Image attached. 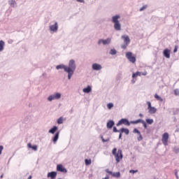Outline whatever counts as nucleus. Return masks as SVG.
Listing matches in <instances>:
<instances>
[{"label":"nucleus","mask_w":179,"mask_h":179,"mask_svg":"<svg viewBox=\"0 0 179 179\" xmlns=\"http://www.w3.org/2000/svg\"><path fill=\"white\" fill-rule=\"evenodd\" d=\"M129 173L135 174V173H138V170H130V171H129Z\"/></svg>","instance_id":"obj_36"},{"label":"nucleus","mask_w":179,"mask_h":179,"mask_svg":"<svg viewBox=\"0 0 179 179\" xmlns=\"http://www.w3.org/2000/svg\"><path fill=\"white\" fill-rule=\"evenodd\" d=\"M32 178V176H29L28 177V178L27 179H31Z\"/></svg>","instance_id":"obj_50"},{"label":"nucleus","mask_w":179,"mask_h":179,"mask_svg":"<svg viewBox=\"0 0 179 179\" xmlns=\"http://www.w3.org/2000/svg\"><path fill=\"white\" fill-rule=\"evenodd\" d=\"M148 109H149V113L152 115L157 113V108L155 107L151 106V103L148 102Z\"/></svg>","instance_id":"obj_11"},{"label":"nucleus","mask_w":179,"mask_h":179,"mask_svg":"<svg viewBox=\"0 0 179 179\" xmlns=\"http://www.w3.org/2000/svg\"><path fill=\"white\" fill-rule=\"evenodd\" d=\"M113 177L119 178L120 177V172H113V173L110 174Z\"/></svg>","instance_id":"obj_27"},{"label":"nucleus","mask_w":179,"mask_h":179,"mask_svg":"<svg viewBox=\"0 0 179 179\" xmlns=\"http://www.w3.org/2000/svg\"><path fill=\"white\" fill-rule=\"evenodd\" d=\"M91 164H92L91 159H85V165L86 166H90V165H91Z\"/></svg>","instance_id":"obj_32"},{"label":"nucleus","mask_w":179,"mask_h":179,"mask_svg":"<svg viewBox=\"0 0 179 179\" xmlns=\"http://www.w3.org/2000/svg\"><path fill=\"white\" fill-rule=\"evenodd\" d=\"M3 150V145H0V155H1V152Z\"/></svg>","instance_id":"obj_43"},{"label":"nucleus","mask_w":179,"mask_h":179,"mask_svg":"<svg viewBox=\"0 0 179 179\" xmlns=\"http://www.w3.org/2000/svg\"><path fill=\"white\" fill-rule=\"evenodd\" d=\"M117 148H115L113 150V155L115 156V158L116 159L117 164L120 163V160L122 159V150H118L117 152Z\"/></svg>","instance_id":"obj_3"},{"label":"nucleus","mask_w":179,"mask_h":179,"mask_svg":"<svg viewBox=\"0 0 179 179\" xmlns=\"http://www.w3.org/2000/svg\"><path fill=\"white\" fill-rule=\"evenodd\" d=\"M114 125H115V122L114 121L109 120V121L107 122L106 127H107L108 129H111L113 128V127H114Z\"/></svg>","instance_id":"obj_16"},{"label":"nucleus","mask_w":179,"mask_h":179,"mask_svg":"<svg viewBox=\"0 0 179 179\" xmlns=\"http://www.w3.org/2000/svg\"><path fill=\"white\" fill-rule=\"evenodd\" d=\"M142 76L141 72L138 71L132 74V78H136L137 76Z\"/></svg>","instance_id":"obj_28"},{"label":"nucleus","mask_w":179,"mask_h":179,"mask_svg":"<svg viewBox=\"0 0 179 179\" xmlns=\"http://www.w3.org/2000/svg\"><path fill=\"white\" fill-rule=\"evenodd\" d=\"M103 179H109L108 176L107 177H105V178H103Z\"/></svg>","instance_id":"obj_51"},{"label":"nucleus","mask_w":179,"mask_h":179,"mask_svg":"<svg viewBox=\"0 0 179 179\" xmlns=\"http://www.w3.org/2000/svg\"><path fill=\"white\" fill-rule=\"evenodd\" d=\"M121 38L123 39V42L124 43V44H126V45H129L130 43L129 36H128L127 35H124L121 36Z\"/></svg>","instance_id":"obj_14"},{"label":"nucleus","mask_w":179,"mask_h":179,"mask_svg":"<svg viewBox=\"0 0 179 179\" xmlns=\"http://www.w3.org/2000/svg\"><path fill=\"white\" fill-rule=\"evenodd\" d=\"M28 148H31L32 150H35V151H37V149H38V146L37 145L32 146L31 143H28Z\"/></svg>","instance_id":"obj_26"},{"label":"nucleus","mask_w":179,"mask_h":179,"mask_svg":"<svg viewBox=\"0 0 179 179\" xmlns=\"http://www.w3.org/2000/svg\"><path fill=\"white\" fill-rule=\"evenodd\" d=\"M60 134V132L57 131L56 134H55V137H53L52 138V141L53 143H56L57 141V139H59V136Z\"/></svg>","instance_id":"obj_24"},{"label":"nucleus","mask_w":179,"mask_h":179,"mask_svg":"<svg viewBox=\"0 0 179 179\" xmlns=\"http://www.w3.org/2000/svg\"><path fill=\"white\" fill-rule=\"evenodd\" d=\"M163 55H164L165 58H170V50L169 49H165L164 51H163Z\"/></svg>","instance_id":"obj_17"},{"label":"nucleus","mask_w":179,"mask_h":179,"mask_svg":"<svg viewBox=\"0 0 179 179\" xmlns=\"http://www.w3.org/2000/svg\"><path fill=\"white\" fill-rule=\"evenodd\" d=\"M92 92V88L90 86H87V87L83 89V92L88 94Z\"/></svg>","instance_id":"obj_22"},{"label":"nucleus","mask_w":179,"mask_h":179,"mask_svg":"<svg viewBox=\"0 0 179 179\" xmlns=\"http://www.w3.org/2000/svg\"><path fill=\"white\" fill-rule=\"evenodd\" d=\"M174 152L175 153H178L179 152V149H178V148H174Z\"/></svg>","instance_id":"obj_41"},{"label":"nucleus","mask_w":179,"mask_h":179,"mask_svg":"<svg viewBox=\"0 0 179 179\" xmlns=\"http://www.w3.org/2000/svg\"><path fill=\"white\" fill-rule=\"evenodd\" d=\"M109 54L110 55H116L117 51L115 49H111L110 51L109 52Z\"/></svg>","instance_id":"obj_30"},{"label":"nucleus","mask_w":179,"mask_h":179,"mask_svg":"<svg viewBox=\"0 0 179 179\" xmlns=\"http://www.w3.org/2000/svg\"><path fill=\"white\" fill-rule=\"evenodd\" d=\"M154 98L157 99V100L159 101H161V102L163 101V99L159 95H157V94H155V95H154Z\"/></svg>","instance_id":"obj_29"},{"label":"nucleus","mask_w":179,"mask_h":179,"mask_svg":"<svg viewBox=\"0 0 179 179\" xmlns=\"http://www.w3.org/2000/svg\"><path fill=\"white\" fill-rule=\"evenodd\" d=\"M148 6H143L141 7V8H140V11H143V10H145L146 8H147Z\"/></svg>","instance_id":"obj_37"},{"label":"nucleus","mask_w":179,"mask_h":179,"mask_svg":"<svg viewBox=\"0 0 179 179\" xmlns=\"http://www.w3.org/2000/svg\"><path fill=\"white\" fill-rule=\"evenodd\" d=\"M75 1H76L77 2H79L80 3H85V1H84V0H75Z\"/></svg>","instance_id":"obj_40"},{"label":"nucleus","mask_w":179,"mask_h":179,"mask_svg":"<svg viewBox=\"0 0 179 179\" xmlns=\"http://www.w3.org/2000/svg\"><path fill=\"white\" fill-rule=\"evenodd\" d=\"M101 141H103V143H106L109 141V139H104V138H103V136H101Z\"/></svg>","instance_id":"obj_38"},{"label":"nucleus","mask_w":179,"mask_h":179,"mask_svg":"<svg viewBox=\"0 0 179 179\" xmlns=\"http://www.w3.org/2000/svg\"><path fill=\"white\" fill-rule=\"evenodd\" d=\"M175 176L178 179V171H175Z\"/></svg>","instance_id":"obj_46"},{"label":"nucleus","mask_w":179,"mask_h":179,"mask_svg":"<svg viewBox=\"0 0 179 179\" xmlns=\"http://www.w3.org/2000/svg\"><path fill=\"white\" fill-rule=\"evenodd\" d=\"M119 132H120V134H119V139H122V133H124L126 134V135H128L129 134V129L126 128H121Z\"/></svg>","instance_id":"obj_12"},{"label":"nucleus","mask_w":179,"mask_h":179,"mask_svg":"<svg viewBox=\"0 0 179 179\" xmlns=\"http://www.w3.org/2000/svg\"><path fill=\"white\" fill-rule=\"evenodd\" d=\"M127 45H122V46H121V48H123V49H126V48H127Z\"/></svg>","instance_id":"obj_47"},{"label":"nucleus","mask_w":179,"mask_h":179,"mask_svg":"<svg viewBox=\"0 0 179 179\" xmlns=\"http://www.w3.org/2000/svg\"><path fill=\"white\" fill-rule=\"evenodd\" d=\"M134 134H138V141L140 142L142 141V139H143V138L142 137L141 133H140L139 130H138L137 129H134Z\"/></svg>","instance_id":"obj_15"},{"label":"nucleus","mask_w":179,"mask_h":179,"mask_svg":"<svg viewBox=\"0 0 179 179\" xmlns=\"http://www.w3.org/2000/svg\"><path fill=\"white\" fill-rule=\"evenodd\" d=\"M62 94L60 92H55L54 94H52L49 96H48V101H52L54 100H59L61 99V96Z\"/></svg>","instance_id":"obj_4"},{"label":"nucleus","mask_w":179,"mask_h":179,"mask_svg":"<svg viewBox=\"0 0 179 179\" xmlns=\"http://www.w3.org/2000/svg\"><path fill=\"white\" fill-rule=\"evenodd\" d=\"M126 57H127V59H128L129 62H131L132 64H135L136 57L132 56V52H127Z\"/></svg>","instance_id":"obj_9"},{"label":"nucleus","mask_w":179,"mask_h":179,"mask_svg":"<svg viewBox=\"0 0 179 179\" xmlns=\"http://www.w3.org/2000/svg\"><path fill=\"white\" fill-rule=\"evenodd\" d=\"M146 124H153V120L152 119H147L145 120Z\"/></svg>","instance_id":"obj_31"},{"label":"nucleus","mask_w":179,"mask_h":179,"mask_svg":"<svg viewBox=\"0 0 179 179\" xmlns=\"http://www.w3.org/2000/svg\"><path fill=\"white\" fill-rule=\"evenodd\" d=\"M59 179H61V178H59Z\"/></svg>","instance_id":"obj_55"},{"label":"nucleus","mask_w":179,"mask_h":179,"mask_svg":"<svg viewBox=\"0 0 179 179\" xmlns=\"http://www.w3.org/2000/svg\"><path fill=\"white\" fill-rule=\"evenodd\" d=\"M145 122L143 120L139 119V120H136V121H131V124H137L138 123H145Z\"/></svg>","instance_id":"obj_20"},{"label":"nucleus","mask_w":179,"mask_h":179,"mask_svg":"<svg viewBox=\"0 0 179 179\" xmlns=\"http://www.w3.org/2000/svg\"><path fill=\"white\" fill-rule=\"evenodd\" d=\"M113 131L115 132V133H119L120 130L117 129L116 127H113Z\"/></svg>","instance_id":"obj_39"},{"label":"nucleus","mask_w":179,"mask_h":179,"mask_svg":"<svg viewBox=\"0 0 179 179\" xmlns=\"http://www.w3.org/2000/svg\"><path fill=\"white\" fill-rule=\"evenodd\" d=\"M131 122L128 121L126 118H122L119 120L118 123H117L116 126L120 127V125L124 124L126 126H130Z\"/></svg>","instance_id":"obj_8"},{"label":"nucleus","mask_w":179,"mask_h":179,"mask_svg":"<svg viewBox=\"0 0 179 179\" xmlns=\"http://www.w3.org/2000/svg\"><path fill=\"white\" fill-rule=\"evenodd\" d=\"M59 29V24L57 22H53L49 25V31L51 33H57Z\"/></svg>","instance_id":"obj_5"},{"label":"nucleus","mask_w":179,"mask_h":179,"mask_svg":"<svg viewBox=\"0 0 179 179\" xmlns=\"http://www.w3.org/2000/svg\"><path fill=\"white\" fill-rule=\"evenodd\" d=\"M176 52H178V46H175L174 50L173 51V52L176 53Z\"/></svg>","instance_id":"obj_45"},{"label":"nucleus","mask_w":179,"mask_h":179,"mask_svg":"<svg viewBox=\"0 0 179 179\" xmlns=\"http://www.w3.org/2000/svg\"><path fill=\"white\" fill-rule=\"evenodd\" d=\"M9 6H10L13 8H16L17 7V3L14 0H10L8 1Z\"/></svg>","instance_id":"obj_21"},{"label":"nucleus","mask_w":179,"mask_h":179,"mask_svg":"<svg viewBox=\"0 0 179 179\" xmlns=\"http://www.w3.org/2000/svg\"><path fill=\"white\" fill-rule=\"evenodd\" d=\"M106 172H107V173L109 175H112L114 173L113 172H111L110 171H108V170H106Z\"/></svg>","instance_id":"obj_44"},{"label":"nucleus","mask_w":179,"mask_h":179,"mask_svg":"<svg viewBox=\"0 0 179 179\" xmlns=\"http://www.w3.org/2000/svg\"><path fill=\"white\" fill-rule=\"evenodd\" d=\"M0 178H3V175H1V176H0Z\"/></svg>","instance_id":"obj_53"},{"label":"nucleus","mask_w":179,"mask_h":179,"mask_svg":"<svg viewBox=\"0 0 179 179\" xmlns=\"http://www.w3.org/2000/svg\"><path fill=\"white\" fill-rule=\"evenodd\" d=\"M120 15H113L112 17V22L113 23V28L116 31H120L122 30V25L120 22Z\"/></svg>","instance_id":"obj_1"},{"label":"nucleus","mask_w":179,"mask_h":179,"mask_svg":"<svg viewBox=\"0 0 179 179\" xmlns=\"http://www.w3.org/2000/svg\"><path fill=\"white\" fill-rule=\"evenodd\" d=\"M111 43V38H107V39H99L98 40L97 44L98 45H101L103 44V45H108Z\"/></svg>","instance_id":"obj_7"},{"label":"nucleus","mask_w":179,"mask_h":179,"mask_svg":"<svg viewBox=\"0 0 179 179\" xmlns=\"http://www.w3.org/2000/svg\"><path fill=\"white\" fill-rule=\"evenodd\" d=\"M174 94H175V96H179V90L178 89H175L174 90Z\"/></svg>","instance_id":"obj_35"},{"label":"nucleus","mask_w":179,"mask_h":179,"mask_svg":"<svg viewBox=\"0 0 179 179\" xmlns=\"http://www.w3.org/2000/svg\"><path fill=\"white\" fill-rule=\"evenodd\" d=\"M141 76H147V72L141 73Z\"/></svg>","instance_id":"obj_48"},{"label":"nucleus","mask_w":179,"mask_h":179,"mask_svg":"<svg viewBox=\"0 0 179 179\" xmlns=\"http://www.w3.org/2000/svg\"><path fill=\"white\" fill-rule=\"evenodd\" d=\"M142 124H143L144 129H147V128H148L147 123L144 122V123H142Z\"/></svg>","instance_id":"obj_42"},{"label":"nucleus","mask_w":179,"mask_h":179,"mask_svg":"<svg viewBox=\"0 0 179 179\" xmlns=\"http://www.w3.org/2000/svg\"><path fill=\"white\" fill-rule=\"evenodd\" d=\"M5 47V42L3 40H0V52H3Z\"/></svg>","instance_id":"obj_23"},{"label":"nucleus","mask_w":179,"mask_h":179,"mask_svg":"<svg viewBox=\"0 0 179 179\" xmlns=\"http://www.w3.org/2000/svg\"><path fill=\"white\" fill-rule=\"evenodd\" d=\"M57 124H62V123H63V117H59V119H57Z\"/></svg>","instance_id":"obj_34"},{"label":"nucleus","mask_w":179,"mask_h":179,"mask_svg":"<svg viewBox=\"0 0 179 179\" xmlns=\"http://www.w3.org/2000/svg\"><path fill=\"white\" fill-rule=\"evenodd\" d=\"M57 131V127L55 126L51 129L49 130V133L51 134H55V131Z\"/></svg>","instance_id":"obj_25"},{"label":"nucleus","mask_w":179,"mask_h":179,"mask_svg":"<svg viewBox=\"0 0 179 179\" xmlns=\"http://www.w3.org/2000/svg\"><path fill=\"white\" fill-rule=\"evenodd\" d=\"M168 141H169V134L164 133L162 135V143L165 146L168 145Z\"/></svg>","instance_id":"obj_10"},{"label":"nucleus","mask_w":179,"mask_h":179,"mask_svg":"<svg viewBox=\"0 0 179 179\" xmlns=\"http://www.w3.org/2000/svg\"><path fill=\"white\" fill-rule=\"evenodd\" d=\"M92 70H94V71H101L102 67H101V65L99 64V63H94L92 65Z\"/></svg>","instance_id":"obj_13"},{"label":"nucleus","mask_w":179,"mask_h":179,"mask_svg":"<svg viewBox=\"0 0 179 179\" xmlns=\"http://www.w3.org/2000/svg\"><path fill=\"white\" fill-rule=\"evenodd\" d=\"M57 177V172L52 171L48 173V178H51V179H55Z\"/></svg>","instance_id":"obj_19"},{"label":"nucleus","mask_w":179,"mask_h":179,"mask_svg":"<svg viewBox=\"0 0 179 179\" xmlns=\"http://www.w3.org/2000/svg\"><path fill=\"white\" fill-rule=\"evenodd\" d=\"M132 83H135V80H132Z\"/></svg>","instance_id":"obj_52"},{"label":"nucleus","mask_w":179,"mask_h":179,"mask_svg":"<svg viewBox=\"0 0 179 179\" xmlns=\"http://www.w3.org/2000/svg\"><path fill=\"white\" fill-rule=\"evenodd\" d=\"M113 107H114V104L112 103H109L107 104V108L108 109L110 110L111 108H113Z\"/></svg>","instance_id":"obj_33"},{"label":"nucleus","mask_w":179,"mask_h":179,"mask_svg":"<svg viewBox=\"0 0 179 179\" xmlns=\"http://www.w3.org/2000/svg\"><path fill=\"white\" fill-rule=\"evenodd\" d=\"M138 116L142 117H143V115H142L141 113H140V114H138Z\"/></svg>","instance_id":"obj_49"},{"label":"nucleus","mask_w":179,"mask_h":179,"mask_svg":"<svg viewBox=\"0 0 179 179\" xmlns=\"http://www.w3.org/2000/svg\"><path fill=\"white\" fill-rule=\"evenodd\" d=\"M178 27H179V23H178Z\"/></svg>","instance_id":"obj_54"},{"label":"nucleus","mask_w":179,"mask_h":179,"mask_svg":"<svg viewBox=\"0 0 179 179\" xmlns=\"http://www.w3.org/2000/svg\"><path fill=\"white\" fill-rule=\"evenodd\" d=\"M57 171L63 173L66 172V169H65L64 167H63L62 165L60 164L57 166Z\"/></svg>","instance_id":"obj_18"},{"label":"nucleus","mask_w":179,"mask_h":179,"mask_svg":"<svg viewBox=\"0 0 179 179\" xmlns=\"http://www.w3.org/2000/svg\"><path fill=\"white\" fill-rule=\"evenodd\" d=\"M57 70L63 69L64 70V72L67 73V79L71 80L72 78L73 73L69 69H68L67 66H65L64 64H59L56 67Z\"/></svg>","instance_id":"obj_2"},{"label":"nucleus","mask_w":179,"mask_h":179,"mask_svg":"<svg viewBox=\"0 0 179 179\" xmlns=\"http://www.w3.org/2000/svg\"><path fill=\"white\" fill-rule=\"evenodd\" d=\"M67 69H70V71L72 72L73 74H74V72L76 71V64L74 59H71L70 62H69V65L67 66Z\"/></svg>","instance_id":"obj_6"}]
</instances>
